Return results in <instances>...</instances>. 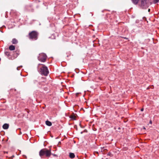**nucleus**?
Instances as JSON below:
<instances>
[{
	"mask_svg": "<svg viewBox=\"0 0 159 159\" xmlns=\"http://www.w3.org/2000/svg\"><path fill=\"white\" fill-rule=\"evenodd\" d=\"M69 156L71 158H74L75 157L74 153H70Z\"/></svg>",
	"mask_w": 159,
	"mask_h": 159,
	"instance_id": "10",
	"label": "nucleus"
},
{
	"mask_svg": "<svg viewBox=\"0 0 159 159\" xmlns=\"http://www.w3.org/2000/svg\"><path fill=\"white\" fill-rule=\"evenodd\" d=\"M146 3V1L145 0H141V6H144Z\"/></svg>",
	"mask_w": 159,
	"mask_h": 159,
	"instance_id": "9",
	"label": "nucleus"
},
{
	"mask_svg": "<svg viewBox=\"0 0 159 159\" xmlns=\"http://www.w3.org/2000/svg\"><path fill=\"white\" fill-rule=\"evenodd\" d=\"M148 11V12H149L150 11V10H149V11Z\"/></svg>",
	"mask_w": 159,
	"mask_h": 159,
	"instance_id": "21",
	"label": "nucleus"
},
{
	"mask_svg": "<svg viewBox=\"0 0 159 159\" xmlns=\"http://www.w3.org/2000/svg\"><path fill=\"white\" fill-rule=\"evenodd\" d=\"M19 67H18L17 68V70H19Z\"/></svg>",
	"mask_w": 159,
	"mask_h": 159,
	"instance_id": "15",
	"label": "nucleus"
},
{
	"mask_svg": "<svg viewBox=\"0 0 159 159\" xmlns=\"http://www.w3.org/2000/svg\"><path fill=\"white\" fill-rule=\"evenodd\" d=\"M159 1V0H153V2L154 3H156L158 2Z\"/></svg>",
	"mask_w": 159,
	"mask_h": 159,
	"instance_id": "13",
	"label": "nucleus"
},
{
	"mask_svg": "<svg viewBox=\"0 0 159 159\" xmlns=\"http://www.w3.org/2000/svg\"><path fill=\"white\" fill-rule=\"evenodd\" d=\"M46 55L44 53H41L39 54L38 57V60L44 62L47 59Z\"/></svg>",
	"mask_w": 159,
	"mask_h": 159,
	"instance_id": "4",
	"label": "nucleus"
},
{
	"mask_svg": "<svg viewBox=\"0 0 159 159\" xmlns=\"http://www.w3.org/2000/svg\"><path fill=\"white\" fill-rule=\"evenodd\" d=\"M143 108H142V109H141V111H143Z\"/></svg>",
	"mask_w": 159,
	"mask_h": 159,
	"instance_id": "16",
	"label": "nucleus"
},
{
	"mask_svg": "<svg viewBox=\"0 0 159 159\" xmlns=\"http://www.w3.org/2000/svg\"><path fill=\"white\" fill-rule=\"evenodd\" d=\"M11 43L13 44H16L18 43V40L15 38L12 39Z\"/></svg>",
	"mask_w": 159,
	"mask_h": 159,
	"instance_id": "5",
	"label": "nucleus"
},
{
	"mask_svg": "<svg viewBox=\"0 0 159 159\" xmlns=\"http://www.w3.org/2000/svg\"><path fill=\"white\" fill-rule=\"evenodd\" d=\"M9 49L11 51L14 50L15 49V47L13 45H11L9 47Z\"/></svg>",
	"mask_w": 159,
	"mask_h": 159,
	"instance_id": "7",
	"label": "nucleus"
},
{
	"mask_svg": "<svg viewBox=\"0 0 159 159\" xmlns=\"http://www.w3.org/2000/svg\"><path fill=\"white\" fill-rule=\"evenodd\" d=\"M2 127L4 129H7L9 127V125L7 124H5L3 125Z\"/></svg>",
	"mask_w": 159,
	"mask_h": 159,
	"instance_id": "6",
	"label": "nucleus"
},
{
	"mask_svg": "<svg viewBox=\"0 0 159 159\" xmlns=\"http://www.w3.org/2000/svg\"><path fill=\"white\" fill-rule=\"evenodd\" d=\"M149 123H150V124H152V121H151V120H150V121Z\"/></svg>",
	"mask_w": 159,
	"mask_h": 159,
	"instance_id": "17",
	"label": "nucleus"
},
{
	"mask_svg": "<svg viewBox=\"0 0 159 159\" xmlns=\"http://www.w3.org/2000/svg\"><path fill=\"white\" fill-rule=\"evenodd\" d=\"M54 155V156H56V155H55V154H54V155Z\"/></svg>",
	"mask_w": 159,
	"mask_h": 159,
	"instance_id": "19",
	"label": "nucleus"
},
{
	"mask_svg": "<svg viewBox=\"0 0 159 159\" xmlns=\"http://www.w3.org/2000/svg\"><path fill=\"white\" fill-rule=\"evenodd\" d=\"M45 123L46 125L48 126H51L52 125V123L48 120L46 121Z\"/></svg>",
	"mask_w": 159,
	"mask_h": 159,
	"instance_id": "8",
	"label": "nucleus"
},
{
	"mask_svg": "<svg viewBox=\"0 0 159 159\" xmlns=\"http://www.w3.org/2000/svg\"><path fill=\"white\" fill-rule=\"evenodd\" d=\"M5 54L6 55H7V56H8L9 55V53L8 52H5Z\"/></svg>",
	"mask_w": 159,
	"mask_h": 159,
	"instance_id": "14",
	"label": "nucleus"
},
{
	"mask_svg": "<svg viewBox=\"0 0 159 159\" xmlns=\"http://www.w3.org/2000/svg\"><path fill=\"white\" fill-rule=\"evenodd\" d=\"M143 129H146L145 127H143Z\"/></svg>",
	"mask_w": 159,
	"mask_h": 159,
	"instance_id": "18",
	"label": "nucleus"
},
{
	"mask_svg": "<svg viewBox=\"0 0 159 159\" xmlns=\"http://www.w3.org/2000/svg\"><path fill=\"white\" fill-rule=\"evenodd\" d=\"M133 3L135 4L138 3L139 0H132Z\"/></svg>",
	"mask_w": 159,
	"mask_h": 159,
	"instance_id": "11",
	"label": "nucleus"
},
{
	"mask_svg": "<svg viewBox=\"0 0 159 159\" xmlns=\"http://www.w3.org/2000/svg\"><path fill=\"white\" fill-rule=\"evenodd\" d=\"M148 10H150V9H148Z\"/></svg>",
	"mask_w": 159,
	"mask_h": 159,
	"instance_id": "20",
	"label": "nucleus"
},
{
	"mask_svg": "<svg viewBox=\"0 0 159 159\" xmlns=\"http://www.w3.org/2000/svg\"><path fill=\"white\" fill-rule=\"evenodd\" d=\"M51 150H48L46 148H43L40 150L39 152V155L41 158H43L44 157H49L51 155Z\"/></svg>",
	"mask_w": 159,
	"mask_h": 159,
	"instance_id": "1",
	"label": "nucleus"
},
{
	"mask_svg": "<svg viewBox=\"0 0 159 159\" xmlns=\"http://www.w3.org/2000/svg\"><path fill=\"white\" fill-rule=\"evenodd\" d=\"M41 65H42V66L40 68L39 70L40 72L42 75L45 76L47 75L49 73L47 67L40 64H39L38 67H39Z\"/></svg>",
	"mask_w": 159,
	"mask_h": 159,
	"instance_id": "2",
	"label": "nucleus"
},
{
	"mask_svg": "<svg viewBox=\"0 0 159 159\" xmlns=\"http://www.w3.org/2000/svg\"><path fill=\"white\" fill-rule=\"evenodd\" d=\"M70 118L74 120H75V119L76 116L75 115H72L70 116Z\"/></svg>",
	"mask_w": 159,
	"mask_h": 159,
	"instance_id": "12",
	"label": "nucleus"
},
{
	"mask_svg": "<svg viewBox=\"0 0 159 159\" xmlns=\"http://www.w3.org/2000/svg\"><path fill=\"white\" fill-rule=\"evenodd\" d=\"M29 35L30 39L36 40L38 39V33L37 32L33 31L30 33Z\"/></svg>",
	"mask_w": 159,
	"mask_h": 159,
	"instance_id": "3",
	"label": "nucleus"
}]
</instances>
